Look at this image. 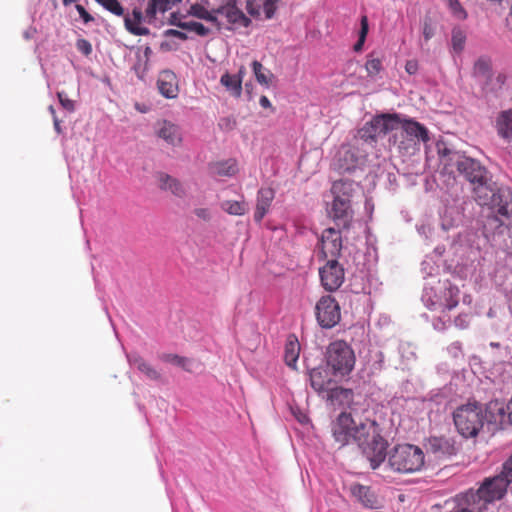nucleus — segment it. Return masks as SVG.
<instances>
[{
    "mask_svg": "<svg viewBox=\"0 0 512 512\" xmlns=\"http://www.w3.org/2000/svg\"><path fill=\"white\" fill-rule=\"evenodd\" d=\"M53 122H54V128H55L56 132L58 134H60L61 133L60 121L56 116H54Z\"/></svg>",
    "mask_w": 512,
    "mask_h": 512,
    "instance_id": "nucleus-59",
    "label": "nucleus"
},
{
    "mask_svg": "<svg viewBox=\"0 0 512 512\" xmlns=\"http://www.w3.org/2000/svg\"><path fill=\"white\" fill-rule=\"evenodd\" d=\"M438 155L440 164L446 173L453 174L459 172L461 165L466 158L463 153L447 148L446 146H438Z\"/></svg>",
    "mask_w": 512,
    "mask_h": 512,
    "instance_id": "nucleus-11",
    "label": "nucleus"
},
{
    "mask_svg": "<svg viewBox=\"0 0 512 512\" xmlns=\"http://www.w3.org/2000/svg\"><path fill=\"white\" fill-rule=\"evenodd\" d=\"M344 281V269L336 261L330 260L322 268V286L328 291L338 289Z\"/></svg>",
    "mask_w": 512,
    "mask_h": 512,
    "instance_id": "nucleus-10",
    "label": "nucleus"
},
{
    "mask_svg": "<svg viewBox=\"0 0 512 512\" xmlns=\"http://www.w3.org/2000/svg\"><path fill=\"white\" fill-rule=\"evenodd\" d=\"M358 185L349 179H341L335 181L332 185L331 192L335 200H342L351 203V199L357 191Z\"/></svg>",
    "mask_w": 512,
    "mask_h": 512,
    "instance_id": "nucleus-21",
    "label": "nucleus"
},
{
    "mask_svg": "<svg viewBox=\"0 0 512 512\" xmlns=\"http://www.w3.org/2000/svg\"><path fill=\"white\" fill-rule=\"evenodd\" d=\"M350 493L365 508L376 509L380 505L376 494L369 486L352 484L350 486Z\"/></svg>",
    "mask_w": 512,
    "mask_h": 512,
    "instance_id": "nucleus-18",
    "label": "nucleus"
},
{
    "mask_svg": "<svg viewBox=\"0 0 512 512\" xmlns=\"http://www.w3.org/2000/svg\"><path fill=\"white\" fill-rule=\"evenodd\" d=\"M339 241H340V238H339V237H337V238L333 239V241H332V242H333V246H334V248H337L338 250H339V248H340V246H341Z\"/></svg>",
    "mask_w": 512,
    "mask_h": 512,
    "instance_id": "nucleus-62",
    "label": "nucleus"
},
{
    "mask_svg": "<svg viewBox=\"0 0 512 512\" xmlns=\"http://www.w3.org/2000/svg\"><path fill=\"white\" fill-rule=\"evenodd\" d=\"M444 286L445 288L442 290L444 303L441 307L451 310L458 305L459 289L448 281H444Z\"/></svg>",
    "mask_w": 512,
    "mask_h": 512,
    "instance_id": "nucleus-32",
    "label": "nucleus"
},
{
    "mask_svg": "<svg viewBox=\"0 0 512 512\" xmlns=\"http://www.w3.org/2000/svg\"><path fill=\"white\" fill-rule=\"evenodd\" d=\"M502 478V480L507 481V484L512 482V455L510 458L503 464L502 472L498 475Z\"/></svg>",
    "mask_w": 512,
    "mask_h": 512,
    "instance_id": "nucleus-47",
    "label": "nucleus"
},
{
    "mask_svg": "<svg viewBox=\"0 0 512 512\" xmlns=\"http://www.w3.org/2000/svg\"><path fill=\"white\" fill-rule=\"evenodd\" d=\"M143 21V13L140 9L134 8L131 16L128 14L124 17V25L126 30L135 36H147L150 30L140 24Z\"/></svg>",
    "mask_w": 512,
    "mask_h": 512,
    "instance_id": "nucleus-22",
    "label": "nucleus"
},
{
    "mask_svg": "<svg viewBox=\"0 0 512 512\" xmlns=\"http://www.w3.org/2000/svg\"><path fill=\"white\" fill-rule=\"evenodd\" d=\"M171 21H175V22H181L180 20H178V16L176 13H172L171 16H170V19H169V23L171 24Z\"/></svg>",
    "mask_w": 512,
    "mask_h": 512,
    "instance_id": "nucleus-63",
    "label": "nucleus"
},
{
    "mask_svg": "<svg viewBox=\"0 0 512 512\" xmlns=\"http://www.w3.org/2000/svg\"><path fill=\"white\" fill-rule=\"evenodd\" d=\"M306 367L309 371V377L312 388L316 392H320V371L317 367H310L309 364H306Z\"/></svg>",
    "mask_w": 512,
    "mask_h": 512,
    "instance_id": "nucleus-45",
    "label": "nucleus"
},
{
    "mask_svg": "<svg viewBox=\"0 0 512 512\" xmlns=\"http://www.w3.org/2000/svg\"><path fill=\"white\" fill-rule=\"evenodd\" d=\"M502 85L503 80L500 75L486 79L482 82L481 97H483L487 102H492L499 96Z\"/></svg>",
    "mask_w": 512,
    "mask_h": 512,
    "instance_id": "nucleus-26",
    "label": "nucleus"
},
{
    "mask_svg": "<svg viewBox=\"0 0 512 512\" xmlns=\"http://www.w3.org/2000/svg\"><path fill=\"white\" fill-rule=\"evenodd\" d=\"M156 134L171 146L180 145L182 142V133L179 126L167 120L157 122Z\"/></svg>",
    "mask_w": 512,
    "mask_h": 512,
    "instance_id": "nucleus-15",
    "label": "nucleus"
},
{
    "mask_svg": "<svg viewBox=\"0 0 512 512\" xmlns=\"http://www.w3.org/2000/svg\"><path fill=\"white\" fill-rule=\"evenodd\" d=\"M315 317L318 322H320V300L315 304Z\"/></svg>",
    "mask_w": 512,
    "mask_h": 512,
    "instance_id": "nucleus-60",
    "label": "nucleus"
},
{
    "mask_svg": "<svg viewBox=\"0 0 512 512\" xmlns=\"http://www.w3.org/2000/svg\"><path fill=\"white\" fill-rule=\"evenodd\" d=\"M473 186L474 199L477 197L478 187L491 185L490 172L478 160L466 156L458 172Z\"/></svg>",
    "mask_w": 512,
    "mask_h": 512,
    "instance_id": "nucleus-8",
    "label": "nucleus"
},
{
    "mask_svg": "<svg viewBox=\"0 0 512 512\" xmlns=\"http://www.w3.org/2000/svg\"><path fill=\"white\" fill-rule=\"evenodd\" d=\"M325 359L327 367L334 375H348L355 366V354L353 349L343 340H337L329 344L326 349Z\"/></svg>",
    "mask_w": 512,
    "mask_h": 512,
    "instance_id": "nucleus-5",
    "label": "nucleus"
},
{
    "mask_svg": "<svg viewBox=\"0 0 512 512\" xmlns=\"http://www.w3.org/2000/svg\"><path fill=\"white\" fill-rule=\"evenodd\" d=\"M329 215L333 218L338 227L348 228L353 218L351 203L334 199Z\"/></svg>",
    "mask_w": 512,
    "mask_h": 512,
    "instance_id": "nucleus-16",
    "label": "nucleus"
},
{
    "mask_svg": "<svg viewBox=\"0 0 512 512\" xmlns=\"http://www.w3.org/2000/svg\"><path fill=\"white\" fill-rule=\"evenodd\" d=\"M489 410L476 401L460 405L453 412L454 425L460 435L464 438L476 437L482 430L486 421L497 422L494 415L488 419Z\"/></svg>",
    "mask_w": 512,
    "mask_h": 512,
    "instance_id": "nucleus-3",
    "label": "nucleus"
},
{
    "mask_svg": "<svg viewBox=\"0 0 512 512\" xmlns=\"http://www.w3.org/2000/svg\"><path fill=\"white\" fill-rule=\"evenodd\" d=\"M435 34V25L431 18L426 17L422 24V35L424 40L429 41Z\"/></svg>",
    "mask_w": 512,
    "mask_h": 512,
    "instance_id": "nucleus-44",
    "label": "nucleus"
},
{
    "mask_svg": "<svg viewBox=\"0 0 512 512\" xmlns=\"http://www.w3.org/2000/svg\"><path fill=\"white\" fill-rule=\"evenodd\" d=\"M341 319L340 306L330 295L322 296V328H332Z\"/></svg>",
    "mask_w": 512,
    "mask_h": 512,
    "instance_id": "nucleus-14",
    "label": "nucleus"
},
{
    "mask_svg": "<svg viewBox=\"0 0 512 512\" xmlns=\"http://www.w3.org/2000/svg\"><path fill=\"white\" fill-rule=\"evenodd\" d=\"M76 48L78 51H80L85 56H88L92 53V45L91 43L86 39H78L76 42Z\"/></svg>",
    "mask_w": 512,
    "mask_h": 512,
    "instance_id": "nucleus-48",
    "label": "nucleus"
},
{
    "mask_svg": "<svg viewBox=\"0 0 512 512\" xmlns=\"http://www.w3.org/2000/svg\"><path fill=\"white\" fill-rule=\"evenodd\" d=\"M364 156L358 148L351 145H342L336 152L331 167L339 173H350L363 163Z\"/></svg>",
    "mask_w": 512,
    "mask_h": 512,
    "instance_id": "nucleus-9",
    "label": "nucleus"
},
{
    "mask_svg": "<svg viewBox=\"0 0 512 512\" xmlns=\"http://www.w3.org/2000/svg\"><path fill=\"white\" fill-rule=\"evenodd\" d=\"M368 33V19L367 16H363L361 18V29L359 33V39L354 45L355 51H360L363 47V44L365 42L366 36Z\"/></svg>",
    "mask_w": 512,
    "mask_h": 512,
    "instance_id": "nucleus-42",
    "label": "nucleus"
},
{
    "mask_svg": "<svg viewBox=\"0 0 512 512\" xmlns=\"http://www.w3.org/2000/svg\"><path fill=\"white\" fill-rule=\"evenodd\" d=\"M365 68L368 75L375 76L380 72L382 68L381 61L377 58L368 59L365 64Z\"/></svg>",
    "mask_w": 512,
    "mask_h": 512,
    "instance_id": "nucleus-46",
    "label": "nucleus"
},
{
    "mask_svg": "<svg viewBox=\"0 0 512 512\" xmlns=\"http://www.w3.org/2000/svg\"><path fill=\"white\" fill-rule=\"evenodd\" d=\"M220 83L226 88V90L234 97L239 98L242 94V84L239 77L225 72L221 78Z\"/></svg>",
    "mask_w": 512,
    "mask_h": 512,
    "instance_id": "nucleus-33",
    "label": "nucleus"
},
{
    "mask_svg": "<svg viewBox=\"0 0 512 512\" xmlns=\"http://www.w3.org/2000/svg\"><path fill=\"white\" fill-rule=\"evenodd\" d=\"M469 322H470V316L469 314H459L455 319H454V324L456 327L460 328V329H465L469 326Z\"/></svg>",
    "mask_w": 512,
    "mask_h": 512,
    "instance_id": "nucleus-51",
    "label": "nucleus"
},
{
    "mask_svg": "<svg viewBox=\"0 0 512 512\" xmlns=\"http://www.w3.org/2000/svg\"><path fill=\"white\" fill-rule=\"evenodd\" d=\"M130 363L143 373L148 379L158 381L161 379L160 373L146 360L138 355L129 358Z\"/></svg>",
    "mask_w": 512,
    "mask_h": 512,
    "instance_id": "nucleus-28",
    "label": "nucleus"
},
{
    "mask_svg": "<svg viewBox=\"0 0 512 512\" xmlns=\"http://www.w3.org/2000/svg\"><path fill=\"white\" fill-rule=\"evenodd\" d=\"M75 8L85 23H89L94 20V18L86 11L82 5L77 4Z\"/></svg>",
    "mask_w": 512,
    "mask_h": 512,
    "instance_id": "nucleus-53",
    "label": "nucleus"
},
{
    "mask_svg": "<svg viewBox=\"0 0 512 512\" xmlns=\"http://www.w3.org/2000/svg\"><path fill=\"white\" fill-rule=\"evenodd\" d=\"M169 9V0H150L145 10L146 18L151 23L156 19L157 12H166Z\"/></svg>",
    "mask_w": 512,
    "mask_h": 512,
    "instance_id": "nucleus-35",
    "label": "nucleus"
},
{
    "mask_svg": "<svg viewBox=\"0 0 512 512\" xmlns=\"http://www.w3.org/2000/svg\"><path fill=\"white\" fill-rule=\"evenodd\" d=\"M465 42H466L465 32L459 27L453 28L452 37H451V43H452L453 50L457 53H460L464 49Z\"/></svg>",
    "mask_w": 512,
    "mask_h": 512,
    "instance_id": "nucleus-39",
    "label": "nucleus"
},
{
    "mask_svg": "<svg viewBox=\"0 0 512 512\" xmlns=\"http://www.w3.org/2000/svg\"><path fill=\"white\" fill-rule=\"evenodd\" d=\"M300 354V343L294 334L288 335L284 349V361L287 366L295 369Z\"/></svg>",
    "mask_w": 512,
    "mask_h": 512,
    "instance_id": "nucleus-25",
    "label": "nucleus"
},
{
    "mask_svg": "<svg viewBox=\"0 0 512 512\" xmlns=\"http://www.w3.org/2000/svg\"><path fill=\"white\" fill-rule=\"evenodd\" d=\"M157 86L161 95L166 98H176L179 92L178 80L174 72L162 71L158 77Z\"/></svg>",
    "mask_w": 512,
    "mask_h": 512,
    "instance_id": "nucleus-19",
    "label": "nucleus"
},
{
    "mask_svg": "<svg viewBox=\"0 0 512 512\" xmlns=\"http://www.w3.org/2000/svg\"><path fill=\"white\" fill-rule=\"evenodd\" d=\"M448 8L450 9V12L452 15L458 19V20H465L467 18V12L462 7L460 2L458 0H443Z\"/></svg>",
    "mask_w": 512,
    "mask_h": 512,
    "instance_id": "nucleus-40",
    "label": "nucleus"
},
{
    "mask_svg": "<svg viewBox=\"0 0 512 512\" xmlns=\"http://www.w3.org/2000/svg\"><path fill=\"white\" fill-rule=\"evenodd\" d=\"M406 71L409 73V74H414L416 73L417 69H418V65L416 62L414 61H408L406 63Z\"/></svg>",
    "mask_w": 512,
    "mask_h": 512,
    "instance_id": "nucleus-56",
    "label": "nucleus"
},
{
    "mask_svg": "<svg viewBox=\"0 0 512 512\" xmlns=\"http://www.w3.org/2000/svg\"><path fill=\"white\" fill-rule=\"evenodd\" d=\"M58 99L62 107L68 111H74V101L69 99L64 92L57 93Z\"/></svg>",
    "mask_w": 512,
    "mask_h": 512,
    "instance_id": "nucleus-50",
    "label": "nucleus"
},
{
    "mask_svg": "<svg viewBox=\"0 0 512 512\" xmlns=\"http://www.w3.org/2000/svg\"><path fill=\"white\" fill-rule=\"evenodd\" d=\"M213 175L220 177H231L237 172V163L233 159L215 162L210 166Z\"/></svg>",
    "mask_w": 512,
    "mask_h": 512,
    "instance_id": "nucleus-29",
    "label": "nucleus"
},
{
    "mask_svg": "<svg viewBox=\"0 0 512 512\" xmlns=\"http://www.w3.org/2000/svg\"><path fill=\"white\" fill-rule=\"evenodd\" d=\"M445 288L444 282L433 281L427 283L423 289L422 301L429 309H435L444 303L442 290Z\"/></svg>",
    "mask_w": 512,
    "mask_h": 512,
    "instance_id": "nucleus-17",
    "label": "nucleus"
},
{
    "mask_svg": "<svg viewBox=\"0 0 512 512\" xmlns=\"http://www.w3.org/2000/svg\"><path fill=\"white\" fill-rule=\"evenodd\" d=\"M193 212L197 218H199L203 221L208 222L211 220V212L208 208H203V207L195 208Z\"/></svg>",
    "mask_w": 512,
    "mask_h": 512,
    "instance_id": "nucleus-52",
    "label": "nucleus"
},
{
    "mask_svg": "<svg viewBox=\"0 0 512 512\" xmlns=\"http://www.w3.org/2000/svg\"><path fill=\"white\" fill-rule=\"evenodd\" d=\"M473 73L481 82L491 78L490 61L486 58H479L474 64Z\"/></svg>",
    "mask_w": 512,
    "mask_h": 512,
    "instance_id": "nucleus-37",
    "label": "nucleus"
},
{
    "mask_svg": "<svg viewBox=\"0 0 512 512\" xmlns=\"http://www.w3.org/2000/svg\"><path fill=\"white\" fill-rule=\"evenodd\" d=\"M495 128L498 136L505 141L512 139V109L501 111L497 115Z\"/></svg>",
    "mask_w": 512,
    "mask_h": 512,
    "instance_id": "nucleus-24",
    "label": "nucleus"
},
{
    "mask_svg": "<svg viewBox=\"0 0 512 512\" xmlns=\"http://www.w3.org/2000/svg\"><path fill=\"white\" fill-rule=\"evenodd\" d=\"M332 435L341 446L355 442L363 449L373 470L385 461L387 441L380 435L375 421L356 424L350 412L341 411L332 422Z\"/></svg>",
    "mask_w": 512,
    "mask_h": 512,
    "instance_id": "nucleus-1",
    "label": "nucleus"
},
{
    "mask_svg": "<svg viewBox=\"0 0 512 512\" xmlns=\"http://www.w3.org/2000/svg\"><path fill=\"white\" fill-rule=\"evenodd\" d=\"M215 12L216 16H224L227 22L233 25L248 27L251 23V20L245 16L232 0L215 9Z\"/></svg>",
    "mask_w": 512,
    "mask_h": 512,
    "instance_id": "nucleus-13",
    "label": "nucleus"
},
{
    "mask_svg": "<svg viewBox=\"0 0 512 512\" xmlns=\"http://www.w3.org/2000/svg\"><path fill=\"white\" fill-rule=\"evenodd\" d=\"M408 136L418 141L427 142L429 140L428 130L419 122L414 120L401 121L400 127Z\"/></svg>",
    "mask_w": 512,
    "mask_h": 512,
    "instance_id": "nucleus-27",
    "label": "nucleus"
},
{
    "mask_svg": "<svg viewBox=\"0 0 512 512\" xmlns=\"http://www.w3.org/2000/svg\"><path fill=\"white\" fill-rule=\"evenodd\" d=\"M188 14L193 17H196L198 19H202V20L211 22L218 27L220 26L218 17L216 16L215 9L209 11L203 5H201L199 3H195L190 6V8L188 10Z\"/></svg>",
    "mask_w": 512,
    "mask_h": 512,
    "instance_id": "nucleus-31",
    "label": "nucleus"
},
{
    "mask_svg": "<svg viewBox=\"0 0 512 512\" xmlns=\"http://www.w3.org/2000/svg\"><path fill=\"white\" fill-rule=\"evenodd\" d=\"M245 74H246V68H245V66H243V65H242V66L239 68L238 73H237V74H235L234 76H235V77H239V79H240V80H241V82H242V81H243V78H244V76H245Z\"/></svg>",
    "mask_w": 512,
    "mask_h": 512,
    "instance_id": "nucleus-58",
    "label": "nucleus"
},
{
    "mask_svg": "<svg viewBox=\"0 0 512 512\" xmlns=\"http://www.w3.org/2000/svg\"><path fill=\"white\" fill-rule=\"evenodd\" d=\"M475 201L481 206H487L496 216L488 220V224L498 223L496 227L503 234L512 226V189L506 186H498L493 180L491 185L478 187Z\"/></svg>",
    "mask_w": 512,
    "mask_h": 512,
    "instance_id": "nucleus-2",
    "label": "nucleus"
},
{
    "mask_svg": "<svg viewBox=\"0 0 512 512\" xmlns=\"http://www.w3.org/2000/svg\"><path fill=\"white\" fill-rule=\"evenodd\" d=\"M221 208L230 215H244L247 211V205L244 201L227 200L221 203Z\"/></svg>",
    "mask_w": 512,
    "mask_h": 512,
    "instance_id": "nucleus-36",
    "label": "nucleus"
},
{
    "mask_svg": "<svg viewBox=\"0 0 512 512\" xmlns=\"http://www.w3.org/2000/svg\"><path fill=\"white\" fill-rule=\"evenodd\" d=\"M353 403V391L342 387L332 389L327 398V406L334 412L351 409Z\"/></svg>",
    "mask_w": 512,
    "mask_h": 512,
    "instance_id": "nucleus-12",
    "label": "nucleus"
},
{
    "mask_svg": "<svg viewBox=\"0 0 512 512\" xmlns=\"http://www.w3.org/2000/svg\"><path fill=\"white\" fill-rule=\"evenodd\" d=\"M278 0H266L263 5V11L266 19H271L276 11V2Z\"/></svg>",
    "mask_w": 512,
    "mask_h": 512,
    "instance_id": "nucleus-49",
    "label": "nucleus"
},
{
    "mask_svg": "<svg viewBox=\"0 0 512 512\" xmlns=\"http://www.w3.org/2000/svg\"><path fill=\"white\" fill-rule=\"evenodd\" d=\"M165 35L170 36V37H175L180 40H187V38H188L187 34H185L182 31L175 30V29H168L167 31H165Z\"/></svg>",
    "mask_w": 512,
    "mask_h": 512,
    "instance_id": "nucleus-54",
    "label": "nucleus"
},
{
    "mask_svg": "<svg viewBox=\"0 0 512 512\" xmlns=\"http://www.w3.org/2000/svg\"><path fill=\"white\" fill-rule=\"evenodd\" d=\"M401 119L397 114H381L373 117L358 130V137L365 142H376L379 137L399 129Z\"/></svg>",
    "mask_w": 512,
    "mask_h": 512,
    "instance_id": "nucleus-7",
    "label": "nucleus"
},
{
    "mask_svg": "<svg viewBox=\"0 0 512 512\" xmlns=\"http://www.w3.org/2000/svg\"><path fill=\"white\" fill-rule=\"evenodd\" d=\"M99 4H101L105 9L110 11L116 16L124 15V8L120 4L118 0H96Z\"/></svg>",
    "mask_w": 512,
    "mask_h": 512,
    "instance_id": "nucleus-41",
    "label": "nucleus"
},
{
    "mask_svg": "<svg viewBox=\"0 0 512 512\" xmlns=\"http://www.w3.org/2000/svg\"><path fill=\"white\" fill-rule=\"evenodd\" d=\"M171 25H175L183 30L193 31L199 36H206L209 34V29L200 22H175L171 21Z\"/></svg>",
    "mask_w": 512,
    "mask_h": 512,
    "instance_id": "nucleus-38",
    "label": "nucleus"
},
{
    "mask_svg": "<svg viewBox=\"0 0 512 512\" xmlns=\"http://www.w3.org/2000/svg\"><path fill=\"white\" fill-rule=\"evenodd\" d=\"M427 449L438 456H444L451 454L453 447L445 438L430 437L427 442Z\"/></svg>",
    "mask_w": 512,
    "mask_h": 512,
    "instance_id": "nucleus-30",
    "label": "nucleus"
},
{
    "mask_svg": "<svg viewBox=\"0 0 512 512\" xmlns=\"http://www.w3.org/2000/svg\"><path fill=\"white\" fill-rule=\"evenodd\" d=\"M161 359L165 362H168V363H171V364H174V365H177V366H180L186 370H189L187 368V363L189 362V360L185 357H181L179 355H176V354H164Z\"/></svg>",
    "mask_w": 512,
    "mask_h": 512,
    "instance_id": "nucleus-43",
    "label": "nucleus"
},
{
    "mask_svg": "<svg viewBox=\"0 0 512 512\" xmlns=\"http://www.w3.org/2000/svg\"><path fill=\"white\" fill-rule=\"evenodd\" d=\"M507 481L498 475L486 479L477 491L470 490L465 493V499L472 505L479 506L483 512L487 504L501 499L507 490Z\"/></svg>",
    "mask_w": 512,
    "mask_h": 512,
    "instance_id": "nucleus-6",
    "label": "nucleus"
},
{
    "mask_svg": "<svg viewBox=\"0 0 512 512\" xmlns=\"http://www.w3.org/2000/svg\"><path fill=\"white\" fill-rule=\"evenodd\" d=\"M252 69L259 84L266 87H269L272 84L274 80L273 73L265 68L259 61L255 60L252 62Z\"/></svg>",
    "mask_w": 512,
    "mask_h": 512,
    "instance_id": "nucleus-34",
    "label": "nucleus"
},
{
    "mask_svg": "<svg viewBox=\"0 0 512 512\" xmlns=\"http://www.w3.org/2000/svg\"><path fill=\"white\" fill-rule=\"evenodd\" d=\"M157 179L161 190L169 191L178 198H184L186 196V189L178 179L163 172L157 174Z\"/></svg>",
    "mask_w": 512,
    "mask_h": 512,
    "instance_id": "nucleus-23",
    "label": "nucleus"
},
{
    "mask_svg": "<svg viewBox=\"0 0 512 512\" xmlns=\"http://www.w3.org/2000/svg\"><path fill=\"white\" fill-rule=\"evenodd\" d=\"M259 103H260L261 107H263V108H271L272 107L270 100L266 96H261L259 99Z\"/></svg>",
    "mask_w": 512,
    "mask_h": 512,
    "instance_id": "nucleus-57",
    "label": "nucleus"
},
{
    "mask_svg": "<svg viewBox=\"0 0 512 512\" xmlns=\"http://www.w3.org/2000/svg\"><path fill=\"white\" fill-rule=\"evenodd\" d=\"M75 1L76 0H62L63 4L66 5V6L71 4V3H73V2H75Z\"/></svg>",
    "mask_w": 512,
    "mask_h": 512,
    "instance_id": "nucleus-64",
    "label": "nucleus"
},
{
    "mask_svg": "<svg viewBox=\"0 0 512 512\" xmlns=\"http://www.w3.org/2000/svg\"><path fill=\"white\" fill-rule=\"evenodd\" d=\"M387 462L384 470L395 473H413L419 471L424 465L423 451L412 444L396 445L388 453L384 450Z\"/></svg>",
    "mask_w": 512,
    "mask_h": 512,
    "instance_id": "nucleus-4",
    "label": "nucleus"
},
{
    "mask_svg": "<svg viewBox=\"0 0 512 512\" xmlns=\"http://www.w3.org/2000/svg\"><path fill=\"white\" fill-rule=\"evenodd\" d=\"M297 419L302 424H305L308 422V417L305 414H301L300 416H297Z\"/></svg>",
    "mask_w": 512,
    "mask_h": 512,
    "instance_id": "nucleus-61",
    "label": "nucleus"
},
{
    "mask_svg": "<svg viewBox=\"0 0 512 512\" xmlns=\"http://www.w3.org/2000/svg\"><path fill=\"white\" fill-rule=\"evenodd\" d=\"M433 327L435 330L443 331L446 328V322L442 318L433 320Z\"/></svg>",
    "mask_w": 512,
    "mask_h": 512,
    "instance_id": "nucleus-55",
    "label": "nucleus"
},
{
    "mask_svg": "<svg viewBox=\"0 0 512 512\" xmlns=\"http://www.w3.org/2000/svg\"><path fill=\"white\" fill-rule=\"evenodd\" d=\"M275 197V192L270 187L261 188L257 193V203L254 212V220L258 223L262 221L268 212L271 203Z\"/></svg>",
    "mask_w": 512,
    "mask_h": 512,
    "instance_id": "nucleus-20",
    "label": "nucleus"
}]
</instances>
